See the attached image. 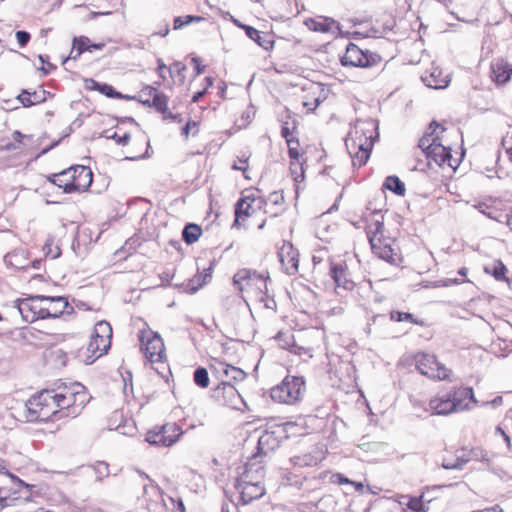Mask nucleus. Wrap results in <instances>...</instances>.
Listing matches in <instances>:
<instances>
[{
    "instance_id": "43",
    "label": "nucleus",
    "mask_w": 512,
    "mask_h": 512,
    "mask_svg": "<svg viewBox=\"0 0 512 512\" xmlns=\"http://www.w3.org/2000/svg\"><path fill=\"white\" fill-rule=\"evenodd\" d=\"M286 143L288 146V153H289L290 158L292 160H296L298 162L299 156H300V153L298 150L299 140L297 138L286 139Z\"/></svg>"
},
{
    "instance_id": "61",
    "label": "nucleus",
    "mask_w": 512,
    "mask_h": 512,
    "mask_svg": "<svg viewBox=\"0 0 512 512\" xmlns=\"http://www.w3.org/2000/svg\"><path fill=\"white\" fill-rule=\"evenodd\" d=\"M163 114V119H171V120H176L177 119V115L176 114H173L172 112L168 111V109L166 110L165 113H162Z\"/></svg>"
},
{
    "instance_id": "29",
    "label": "nucleus",
    "mask_w": 512,
    "mask_h": 512,
    "mask_svg": "<svg viewBox=\"0 0 512 512\" xmlns=\"http://www.w3.org/2000/svg\"><path fill=\"white\" fill-rule=\"evenodd\" d=\"M165 447L172 446L183 434V430L176 423H167L161 426Z\"/></svg>"
},
{
    "instance_id": "5",
    "label": "nucleus",
    "mask_w": 512,
    "mask_h": 512,
    "mask_svg": "<svg viewBox=\"0 0 512 512\" xmlns=\"http://www.w3.org/2000/svg\"><path fill=\"white\" fill-rule=\"evenodd\" d=\"M380 61L381 57L378 54L368 50L363 51L354 43L347 45L345 54L341 57V64L343 66L352 67H372L377 65Z\"/></svg>"
},
{
    "instance_id": "33",
    "label": "nucleus",
    "mask_w": 512,
    "mask_h": 512,
    "mask_svg": "<svg viewBox=\"0 0 512 512\" xmlns=\"http://www.w3.org/2000/svg\"><path fill=\"white\" fill-rule=\"evenodd\" d=\"M202 234V229L199 225L197 224H187L183 231H182V237H183V240L187 243V244H192L194 242H196L199 237L201 236Z\"/></svg>"
},
{
    "instance_id": "10",
    "label": "nucleus",
    "mask_w": 512,
    "mask_h": 512,
    "mask_svg": "<svg viewBox=\"0 0 512 512\" xmlns=\"http://www.w3.org/2000/svg\"><path fill=\"white\" fill-rule=\"evenodd\" d=\"M425 156L429 165H431V162L433 161L439 167L447 166L449 168L456 169L458 166V160L452 157L451 149L444 146L440 140L429 152H427Z\"/></svg>"
},
{
    "instance_id": "22",
    "label": "nucleus",
    "mask_w": 512,
    "mask_h": 512,
    "mask_svg": "<svg viewBox=\"0 0 512 512\" xmlns=\"http://www.w3.org/2000/svg\"><path fill=\"white\" fill-rule=\"evenodd\" d=\"M429 129L430 132L425 133L419 140L418 147L422 150V152L426 155L427 152L431 150L435 146V144L440 140V133L445 131V128L442 127L436 121H433Z\"/></svg>"
},
{
    "instance_id": "52",
    "label": "nucleus",
    "mask_w": 512,
    "mask_h": 512,
    "mask_svg": "<svg viewBox=\"0 0 512 512\" xmlns=\"http://www.w3.org/2000/svg\"><path fill=\"white\" fill-rule=\"evenodd\" d=\"M330 480L332 483L343 485V484H349L352 483V480L348 479L346 476H344L341 473H335L330 477Z\"/></svg>"
},
{
    "instance_id": "57",
    "label": "nucleus",
    "mask_w": 512,
    "mask_h": 512,
    "mask_svg": "<svg viewBox=\"0 0 512 512\" xmlns=\"http://www.w3.org/2000/svg\"><path fill=\"white\" fill-rule=\"evenodd\" d=\"M192 62L195 66L196 75H200L204 70V66L201 65V60L197 57H194L192 58Z\"/></svg>"
},
{
    "instance_id": "49",
    "label": "nucleus",
    "mask_w": 512,
    "mask_h": 512,
    "mask_svg": "<svg viewBox=\"0 0 512 512\" xmlns=\"http://www.w3.org/2000/svg\"><path fill=\"white\" fill-rule=\"evenodd\" d=\"M0 473H1V474H7V475H8V476H9V477L14 481V482H16V483H17V485H18V486H20V487H25V488H27V489H31V488H33V487H34L33 485L27 484V483H25L24 481H22L21 479H19L18 477H16V476H14V475L10 474V473L7 471L6 467H5V466H3V465H0Z\"/></svg>"
},
{
    "instance_id": "47",
    "label": "nucleus",
    "mask_w": 512,
    "mask_h": 512,
    "mask_svg": "<svg viewBox=\"0 0 512 512\" xmlns=\"http://www.w3.org/2000/svg\"><path fill=\"white\" fill-rule=\"evenodd\" d=\"M105 133H106V138L114 139L117 144L123 145V146L128 144V142L130 141V138H131L129 133H125L123 136H118L116 132H113L112 134H108V131H106Z\"/></svg>"
},
{
    "instance_id": "58",
    "label": "nucleus",
    "mask_w": 512,
    "mask_h": 512,
    "mask_svg": "<svg viewBox=\"0 0 512 512\" xmlns=\"http://www.w3.org/2000/svg\"><path fill=\"white\" fill-rule=\"evenodd\" d=\"M158 73L160 75V77H162L163 79H165V75L163 74L165 70H168L169 71V68L161 61L159 60L158 61Z\"/></svg>"
},
{
    "instance_id": "3",
    "label": "nucleus",
    "mask_w": 512,
    "mask_h": 512,
    "mask_svg": "<svg viewBox=\"0 0 512 512\" xmlns=\"http://www.w3.org/2000/svg\"><path fill=\"white\" fill-rule=\"evenodd\" d=\"M304 392L305 381L303 377L286 376L279 385L271 389L270 395L274 401L291 405L297 403Z\"/></svg>"
},
{
    "instance_id": "2",
    "label": "nucleus",
    "mask_w": 512,
    "mask_h": 512,
    "mask_svg": "<svg viewBox=\"0 0 512 512\" xmlns=\"http://www.w3.org/2000/svg\"><path fill=\"white\" fill-rule=\"evenodd\" d=\"M256 454H253L249 461L241 468L239 473L236 488L240 493V504L238 506L239 512H254L251 508V503L256 498V470L254 469V459Z\"/></svg>"
},
{
    "instance_id": "21",
    "label": "nucleus",
    "mask_w": 512,
    "mask_h": 512,
    "mask_svg": "<svg viewBox=\"0 0 512 512\" xmlns=\"http://www.w3.org/2000/svg\"><path fill=\"white\" fill-rule=\"evenodd\" d=\"M491 74L497 84L504 85L512 77V64L504 58H497L491 63Z\"/></svg>"
},
{
    "instance_id": "48",
    "label": "nucleus",
    "mask_w": 512,
    "mask_h": 512,
    "mask_svg": "<svg viewBox=\"0 0 512 512\" xmlns=\"http://www.w3.org/2000/svg\"><path fill=\"white\" fill-rule=\"evenodd\" d=\"M506 267L502 262H498L494 265L492 275L496 280H503L505 278Z\"/></svg>"
},
{
    "instance_id": "53",
    "label": "nucleus",
    "mask_w": 512,
    "mask_h": 512,
    "mask_svg": "<svg viewBox=\"0 0 512 512\" xmlns=\"http://www.w3.org/2000/svg\"><path fill=\"white\" fill-rule=\"evenodd\" d=\"M16 39H17V42L19 43V45L21 47H24L25 45H27V43L30 40V34L26 31H21V30L17 31Z\"/></svg>"
},
{
    "instance_id": "27",
    "label": "nucleus",
    "mask_w": 512,
    "mask_h": 512,
    "mask_svg": "<svg viewBox=\"0 0 512 512\" xmlns=\"http://www.w3.org/2000/svg\"><path fill=\"white\" fill-rule=\"evenodd\" d=\"M421 79L427 87L434 89L446 88L449 83L447 76H443L439 68H433L429 74L423 75Z\"/></svg>"
},
{
    "instance_id": "11",
    "label": "nucleus",
    "mask_w": 512,
    "mask_h": 512,
    "mask_svg": "<svg viewBox=\"0 0 512 512\" xmlns=\"http://www.w3.org/2000/svg\"><path fill=\"white\" fill-rule=\"evenodd\" d=\"M139 101L146 106L154 107L159 113H165L168 107V97L152 86L140 91Z\"/></svg>"
},
{
    "instance_id": "38",
    "label": "nucleus",
    "mask_w": 512,
    "mask_h": 512,
    "mask_svg": "<svg viewBox=\"0 0 512 512\" xmlns=\"http://www.w3.org/2000/svg\"><path fill=\"white\" fill-rule=\"evenodd\" d=\"M366 233H367V237H368L369 241H370V239H372L373 236H376L380 239L386 238L384 236L383 221L376 219L373 223H371L367 226Z\"/></svg>"
},
{
    "instance_id": "54",
    "label": "nucleus",
    "mask_w": 512,
    "mask_h": 512,
    "mask_svg": "<svg viewBox=\"0 0 512 512\" xmlns=\"http://www.w3.org/2000/svg\"><path fill=\"white\" fill-rule=\"evenodd\" d=\"M470 460V457L462 455L457 456L456 460L454 461L453 465H448V468H458V470H461L466 463H468Z\"/></svg>"
},
{
    "instance_id": "62",
    "label": "nucleus",
    "mask_w": 512,
    "mask_h": 512,
    "mask_svg": "<svg viewBox=\"0 0 512 512\" xmlns=\"http://www.w3.org/2000/svg\"><path fill=\"white\" fill-rule=\"evenodd\" d=\"M80 55L81 54H78V49H75V52H73V48H72L71 51H70L69 57L65 60V62L70 60V59L76 60L77 58L80 57Z\"/></svg>"
},
{
    "instance_id": "42",
    "label": "nucleus",
    "mask_w": 512,
    "mask_h": 512,
    "mask_svg": "<svg viewBox=\"0 0 512 512\" xmlns=\"http://www.w3.org/2000/svg\"><path fill=\"white\" fill-rule=\"evenodd\" d=\"M390 318L396 322L408 321L413 324H420V322L414 318L413 314L408 312L392 311Z\"/></svg>"
},
{
    "instance_id": "15",
    "label": "nucleus",
    "mask_w": 512,
    "mask_h": 512,
    "mask_svg": "<svg viewBox=\"0 0 512 512\" xmlns=\"http://www.w3.org/2000/svg\"><path fill=\"white\" fill-rule=\"evenodd\" d=\"M255 196L252 191H247L235 205V220L233 226L240 227L254 213L253 203Z\"/></svg>"
},
{
    "instance_id": "28",
    "label": "nucleus",
    "mask_w": 512,
    "mask_h": 512,
    "mask_svg": "<svg viewBox=\"0 0 512 512\" xmlns=\"http://www.w3.org/2000/svg\"><path fill=\"white\" fill-rule=\"evenodd\" d=\"M71 174V168H68L60 173L52 174L48 177V180L57 185L59 188H63L64 192L72 193L74 192V188L72 186Z\"/></svg>"
},
{
    "instance_id": "34",
    "label": "nucleus",
    "mask_w": 512,
    "mask_h": 512,
    "mask_svg": "<svg viewBox=\"0 0 512 512\" xmlns=\"http://www.w3.org/2000/svg\"><path fill=\"white\" fill-rule=\"evenodd\" d=\"M383 187L399 196L405 194V185L397 176H388L384 181Z\"/></svg>"
},
{
    "instance_id": "46",
    "label": "nucleus",
    "mask_w": 512,
    "mask_h": 512,
    "mask_svg": "<svg viewBox=\"0 0 512 512\" xmlns=\"http://www.w3.org/2000/svg\"><path fill=\"white\" fill-rule=\"evenodd\" d=\"M94 471L98 480H102L104 477L108 476V464L105 462H98L94 466Z\"/></svg>"
},
{
    "instance_id": "1",
    "label": "nucleus",
    "mask_w": 512,
    "mask_h": 512,
    "mask_svg": "<svg viewBox=\"0 0 512 512\" xmlns=\"http://www.w3.org/2000/svg\"><path fill=\"white\" fill-rule=\"evenodd\" d=\"M88 401L84 386L73 383L59 387L58 391L43 390L32 396L25 404L29 421L60 420L65 417H76Z\"/></svg>"
},
{
    "instance_id": "60",
    "label": "nucleus",
    "mask_w": 512,
    "mask_h": 512,
    "mask_svg": "<svg viewBox=\"0 0 512 512\" xmlns=\"http://www.w3.org/2000/svg\"><path fill=\"white\" fill-rule=\"evenodd\" d=\"M191 126H196V122H188V123L183 127L182 133H183L186 137H188V135H189V130H190Z\"/></svg>"
},
{
    "instance_id": "51",
    "label": "nucleus",
    "mask_w": 512,
    "mask_h": 512,
    "mask_svg": "<svg viewBox=\"0 0 512 512\" xmlns=\"http://www.w3.org/2000/svg\"><path fill=\"white\" fill-rule=\"evenodd\" d=\"M52 244V241H47L45 244V248H47V256H49L51 259H56L60 256L61 250L58 246L52 248Z\"/></svg>"
},
{
    "instance_id": "7",
    "label": "nucleus",
    "mask_w": 512,
    "mask_h": 512,
    "mask_svg": "<svg viewBox=\"0 0 512 512\" xmlns=\"http://www.w3.org/2000/svg\"><path fill=\"white\" fill-rule=\"evenodd\" d=\"M258 437V456L262 453L267 454L269 451L276 449L283 438L284 429L280 424L266 422L259 425L258 430H262Z\"/></svg>"
},
{
    "instance_id": "19",
    "label": "nucleus",
    "mask_w": 512,
    "mask_h": 512,
    "mask_svg": "<svg viewBox=\"0 0 512 512\" xmlns=\"http://www.w3.org/2000/svg\"><path fill=\"white\" fill-rule=\"evenodd\" d=\"M71 175H72V186L75 191H85L88 189L92 183V171L89 167L83 165L72 166Z\"/></svg>"
},
{
    "instance_id": "36",
    "label": "nucleus",
    "mask_w": 512,
    "mask_h": 512,
    "mask_svg": "<svg viewBox=\"0 0 512 512\" xmlns=\"http://www.w3.org/2000/svg\"><path fill=\"white\" fill-rule=\"evenodd\" d=\"M298 125V121L292 117L290 114L287 115L286 120H283L281 135L286 139H291L293 137V133L296 130Z\"/></svg>"
},
{
    "instance_id": "45",
    "label": "nucleus",
    "mask_w": 512,
    "mask_h": 512,
    "mask_svg": "<svg viewBox=\"0 0 512 512\" xmlns=\"http://www.w3.org/2000/svg\"><path fill=\"white\" fill-rule=\"evenodd\" d=\"M407 506L413 512H426L421 498L409 497Z\"/></svg>"
},
{
    "instance_id": "9",
    "label": "nucleus",
    "mask_w": 512,
    "mask_h": 512,
    "mask_svg": "<svg viewBox=\"0 0 512 512\" xmlns=\"http://www.w3.org/2000/svg\"><path fill=\"white\" fill-rule=\"evenodd\" d=\"M378 137V123L374 119L357 120L354 128L349 132L346 141H356L364 143L372 142Z\"/></svg>"
},
{
    "instance_id": "23",
    "label": "nucleus",
    "mask_w": 512,
    "mask_h": 512,
    "mask_svg": "<svg viewBox=\"0 0 512 512\" xmlns=\"http://www.w3.org/2000/svg\"><path fill=\"white\" fill-rule=\"evenodd\" d=\"M429 409L437 415H447L456 412L455 404H453L448 392L432 398L429 401Z\"/></svg>"
},
{
    "instance_id": "50",
    "label": "nucleus",
    "mask_w": 512,
    "mask_h": 512,
    "mask_svg": "<svg viewBox=\"0 0 512 512\" xmlns=\"http://www.w3.org/2000/svg\"><path fill=\"white\" fill-rule=\"evenodd\" d=\"M186 70L185 65H183L181 62H175L169 67V73L170 76L173 78L176 75H181L183 71Z\"/></svg>"
},
{
    "instance_id": "39",
    "label": "nucleus",
    "mask_w": 512,
    "mask_h": 512,
    "mask_svg": "<svg viewBox=\"0 0 512 512\" xmlns=\"http://www.w3.org/2000/svg\"><path fill=\"white\" fill-rule=\"evenodd\" d=\"M204 18L201 16H194V15H186V16H178L174 18L173 21V28L175 30L181 29L186 25H189L191 23H198L203 21Z\"/></svg>"
},
{
    "instance_id": "32",
    "label": "nucleus",
    "mask_w": 512,
    "mask_h": 512,
    "mask_svg": "<svg viewBox=\"0 0 512 512\" xmlns=\"http://www.w3.org/2000/svg\"><path fill=\"white\" fill-rule=\"evenodd\" d=\"M86 83L87 88L98 90L100 93L106 95L107 97L117 99L123 98V95L120 92L115 91L111 85L100 84L93 79L86 81Z\"/></svg>"
},
{
    "instance_id": "31",
    "label": "nucleus",
    "mask_w": 512,
    "mask_h": 512,
    "mask_svg": "<svg viewBox=\"0 0 512 512\" xmlns=\"http://www.w3.org/2000/svg\"><path fill=\"white\" fill-rule=\"evenodd\" d=\"M235 287L240 291L244 292L247 287L252 286L251 271L248 269L239 270L233 278Z\"/></svg>"
},
{
    "instance_id": "20",
    "label": "nucleus",
    "mask_w": 512,
    "mask_h": 512,
    "mask_svg": "<svg viewBox=\"0 0 512 512\" xmlns=\"http://www.w3.org/2000/svg\"><path fill=\"white\" fill-rule=\"evenodd\" d=\"M306 26L315 32L340 34L341 26L339 22L330 17H319L317 19H307Z\"/></svg>"
},
{
    "instance_id": "17",
    "label": "nucleus",
    "mask_w": 512,
    "mask_h": 512,
    "mask_svg": "<svg viewBox=\"0 0 512 512\" xmlns=\"http://www.w3.org/2000/svg\"><path fill=\"white\" fill-rule=\"evenodd\" d=\"M42 300L43 319L58 318L64 313V311L68 307L67 299L61 296L50 297L43 295Z\"/></svg>"
},
{
    "instance_id": "26",
    "label": "nucleus",
    "mask_w": 512,
    "mask_h": 512,
    "mask_svg": "<svg viewBox=\"0 0 512 512\" xmlns=\"http://www.w3.org/2000/svg\"><path fill=\"white\" fill-rule=\"evenodd\" d=\"M48 95H50V93L44 89L35 90L33 92L22 90L17 96V100H19L24 107H30L45 102Z\"/></svg>"
},
{
    "instance_id": "40",
    "label": "nucleus",
    "mask_w": 512,
    "mask_h": 512,
    "mask_svg": "<svg viewBox=\"0 0 512 512\" xmlns=\"http://www.w3.org/2000/svg\"><path fill=\"white\" fill-rule=\"evenodd\" d=\"M193 379H194L195 384L201 388H206L209 385L208 372L203 367H198L194 371Z\"/></svg>"
},
{
    "instance_id": "59",
    "label": "nucleus",
    "mask_w": 512,
    "mask_h": 512,
    "mask_svg": "<svg viewBox=\"0 0 512 512\" xmlns=\"http://www.w3.org/2000/svg\"><path fill=\"white\" fill-rule=\"evenodd\" d=\"M503 402V398L501 396L495 397L492 401L484 403V405H492L493 407L500 406Z\"/></svg>"
},
{
    "instance_id": "63",
    "label": "nucleus",
    "mask_w": 512,
    "mask_h": 512,
    "mask_svg": "<svg viewBox=\"0 0 512 512\" xmlns=\"http://www.w3.org/2000/svg\"><path fill=\"white\" fill-rule=\"evenodd\" d=\"M350 485L354 486L356 491H363L364 489V485L361 482L352 481Z\"/></svg>"
},
{
    "instance_id": "13",
    "label": "nucleus",
    "mask_w": 512,
    "mask_h": 512,
    "mask_svg": "<svg viewBox=\"0 0 512 512\" xmlns=\"http://www.w3.org/2000/svg\"><path fill=\"white\" fill-rule=\"evenodd\" d=\"M279 261L283 270L288 275H294L298 271L299 253L289 242H283L278 251Z\"/></svg>"
},
{
    "instance_id": "41",
    "label": "nucleus",
    "mask_w": 512,
    "mask_h": 512,
    "mask_svg": "<svg viewBox=\"0 0 512 512\" xmlns=\"http://www.w3.org/2000/svg\"><path fill=\"white\" fill-rule=\"evenodd\" d=\"M78 49V54H82L85 51L91 52V41L86 36H79L73 39V52Z\"/></svg>"
},
{
    "instance_id": "56",
    "label": "nucleus",
    "mask_w": 512,
    "mask_h": 512,
    "mask_svg": "<svg viewBox=\"0 0 512 512\" xmlns=\"http://www.w3.org/2000/svg\"><path fill=\"white\" fill-rule=\"evenodd\" d=\"M243 29L245 30L246 35L250 39L256 41V29L254 27L246 25V26H243Z\"/></svg>"
},
{
    "instance_id": "4",
    "label": "nucleus",
    "mask_w": 512,
    "mask_h": 512,
    "mask_svg": "<svg viewBox=\"0 0 512 512\" xmlns=\"http://www.w3.org/2000/svg\"><path fill=\"white\" fill-rule=\"evenodd\" d=\"M141 350L151 363L162 362L165 359V346L161 336L150 329L139 333Z\"/></svg>"
},
{
    "instance_id": "6",
    "label": "nucleus",
    "mask_w": 512,
    "mask_h": 512,
    "mask_svg": "<svg viewBox=\"0 0 512 512\" xmlns=\"http://www.w3.org/2000/svg\"><path fill=\"white\" fill-rule=\"evenodd\" d=\"M416 368L424 376L434 380L449 379V372L445 365L439 363L434 355L418 353L415 356Z\"/></svg>"
},
{
    "instance_id": "37",
    "label": "nucleus",
    "mask_w": 512,
    "mask_h": 512,
    "mask_svg": "<svg viewBox=\"0 0 512 512\" xmlns=\"http://www.w3.org/2000/svg\"><path fill=\"white\" fill-rule=\"evenodd\" d=\"M146 441L151 445L165 447V440L161 426L148 431L146 434Z\"/></svg>"
},
{
    "instance_id": "64",
    "label": "nucleus",
    "mask_w": 512,
    "mask_h": 512,
    "mask_svg": "<svg viewBox=\"0 0 512 512\" xmlns=\"http://www.w3.org/2000/svg\"><path fill=\"white\" fill-rule=\"evenodd\" d=\"M204 92L205 91H198L197 93H195L192 97V102L196 103L200 100V98L204 95Z\"/></svg>"
},
{
    "instance_id": "30",
    "label": "nucleus",
    "mask_w": 512,
    "mask_h": 512,
    "mask_svg": "<svg viewBox=\"0 0 512 512\" xmlns=\"http://www.w3.org/2000/svg\"><path fill=\"white\" fill-rule=\"evenodd\" d=\"M92 335L95 337H98L99 339H102L103 346L107 343H111V337H112V328L110 324L106 321H99L94 326V330Z\"/></svg>"
},
{
    "instance_id": "18",
    "label": "nucleus",
    "mask_w": 512,
    "mask_h": 512,
    "mask_svg": "<svg viewBox=\"0 0 512 512\" xmlns=\"http://www.w3.org/2000/svg\"><path fill=\"white\" fill-rule=\"evenodd\" d=\"M448 393L455 404L456 412L470 409V402L477 403L471 387H459Z\"/></svg>"
},
{
    "instance_id": "14",
    "label": "nucleus",
    "mask_w": 512,
    "mask_h": 512,
    "mask_svg": "<svg viewBox=\"0 0 512 512\" xmlns=\"http://www.w3.org/2000/svg\"><path fill=\"white\" fill-rule=\"evenodd\" d=\"M345 144L352 158V164L354 167H362L367 163L373 148L372 142H367V140H365L364 143L346 141Z\"/></svg>"
},
{
    "instance_id": "8",
    "label": "nucleus",
    "mask_w": 512,
    "mask_h": 512,
    "mask_svg": "<svg viewBox=\"0 0 512 512\" xmlns=\"http://www.w3.org/2000/svg\"><path fill=\"white\" fill-rule=\"evenodd\" d=\"M43 295L30 296L24 299L14 301L23 320L32 323L38 319H43Z\"/></svg>"
},
{
    "instance_id": "12",
    "label": "nucleus",
    "mask_w": 512,
    "mask_h": 512,
    "mask_svg": "<svg viewBox=\"0 0 512 512\" xmlns=\"http://www.w3.org/2000/svg\"><path fill=\"white\" fill-rule=\"evenodd\" d=\"M210 367L214 369L218 375H223L227 378L226 380H222V384L224 385V389L229 390V392L235 391L233 385L230 383V380L238 382L244 380L246 377V374L243 370L217 360H215L214 363L210 365Z\"/></svg>"
},
{
    "instance_id": "55",
    "label": "nucleus",
    "mask_w": 512,
    "mask_h": 512,
    "mask_svg": "<svg viewBox=\"0 0 512 512\" xmlns=\"http://www.w3.org/2000/svg\"><path fill=\"white\" fill-rule=\"evenodd\" d=\"M16 498L10 499L7 496L2 495V489H0V510H2L4 507L11 505V501L15 500Z\"/></svg>"
},
{
    "instance_id": "44",
    "label": "nucleus",
    "mask_w": 512,
    "mask_h": 512,
    "mask_svg": "<svg viewBox=\"0 0 512 512\" xmlns=\"http://www.w3.org/2000/svg\"><path fill=\"white\" fill-rule=\"evenodd\" d=\"M274 45V37L269 34L260 35L258 31V46L263 47L265 50H270Z\"/></svg>"
},
{
    "instance_id": "24",
    "label": "nucleus",
    "mask_w": 512,
    "mask_h": 512,
    "mask_svg": "<svg viewBox=\"0 0 512 512\" xmlns=\"http://www.w3.org/2000/svg\"><path fill=\"white\" fill-rule=\"evenodd\" d=\"M329 272L335 282L336 289L343 288L344 290H351L354 286L353 282L347 279L346 267L340 263H329Z\"/></svg>"
},
{
    "instance_id": "16",
    "label": "nucleus",
    "mask_w": 512,
    "mask_h": 512,
    "mask_svg": "<svg viewBox=\"0 0 512 512\" xmlns=\"http://www.w3.org/2000/svg\"><path fill=\"white\" fill-rule=\"evenodd\" d=\"M370 246L372 252L379 257L390 263H396L398 260V255L395 253L394 249L391 246V239L383 238L380 239L376 236H373L370 239Z\"/></svg>"
},
{
    "instance_id": "25",
    "label": "nucleus",
    "mask_w": 512,
    "mask_h": 512,
    "mask_svg": "<svg viewBox=\"0 0 512 512\" xmlns=\"http://www.w3.org/2000/svg\"><path fill=\"white\" fill-rule=\"evenodd\" d=\"M111 343H107L103 346L102 339L91 335V339L86 347V364L93 363L97 358L105 354L110 348Z\"/></svg>"
},
{
    "instance_id": "35",
    "label": "nucleus",
    "mask_w": 512,
    "mask_h": 512,
    "mask_svg": "<svg viewBox=\"0 0 512 512\" xmlns=\"http://www.w3.org/2000/svg\"><path fill=\"white\" fill-rule=\"evenodd\" d=\"M259 280L263 281L264 289H265V291L263 292L265 295V298L261 297L260 301L264 303V307L266 309L274 312L276 310V306H277L276 301L274 300L273 296H269V294H268V282H271V280L269 277L264 278L262 275L258 274V281Z\"/></svg>"
}]
</instances>
